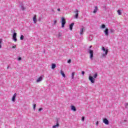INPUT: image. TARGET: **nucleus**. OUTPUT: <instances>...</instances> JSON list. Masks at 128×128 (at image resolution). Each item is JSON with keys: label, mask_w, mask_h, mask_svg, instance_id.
<instances>
[{"label": "nucleus", "mask_w": 128, "mask_h": 128, "mask_svg": "<svg viewBox=\"0 0 128 128\" xmlns=\"http://www.w3.org/2000/svg\"><path fill=\"white\" fill-rule=\"evenodd\" d=\"M102 50L103 52H105V54H102V58H106V56H108V50H106V48L104 47L102 48Z\"/></svg>", "instance_id": "1"}, {"label": "nucleus", "mask_w": 128, "mask_h": 128, "mask_svg": "<svg viewBox=\"0 0 128 128\" xmlns=\"http://www.w3.org/2000/svg\"><path fill=\"white\" fill-rule=\"evenodd\" d=\"M62 20V28H64V25L66 24V18H64V17H62L61 18Z\"/></svg>", "instance_id": "2"}, {"label": "nucleus", "mask_w": 128, "mask_h": 128, "mask_svg": "<svg viewBox=\"0 0 128 128\" xmlns=\"http://www.w3.org/2000/svg\"><path fill=\"white\" fill-rule=\"evenodd\" d=\"M89 54H90V60H92V58H94V50H89Z\"/></svg>", "instance_id": "3"}, {"label": "nucleus", "mask_w": 128, "mask_h": 128, "mask_svg": "<svg viewBox=\"0 0 128 128\" xmlns=\"http://www.w3.org/2000/svg\"><path fill=\"white\" fill-rule=\"evenodd\" d=\"M88 78H89V80L91 82L92 84H94L95 80H94V77L90 76Z\"/></svg>", "instance_id": "4"}, {"label": "nucleus", "mask_w": 128, "mask_h": 128, "mask_svg": "<svg viewBox=\"0 0 128 128\" xmlns=\"http://www.w3.org/2000/svg\"><path fill=\"white\" fill-rule=\"evenodd\" d=\"M12 38H13V40H14V42H16V41L18 40L16 39V32H14L13 34Z\"/></svg>", "instance_id": "5"}, {"label": "nucleus", "mask_w": 128, "mask_h": 128, "mask_svg": "<svg viewBox=\"0 0 128 128\" xmlns=\"http://www.w3.org/2000/svg\"><path fill=\"white\" fill-rule=\"evenodd\" d=\"M103 122L105 124H110L108 120L106 118H105L103 120Z\"/></svg>", "instance_id": "6"}, {"label": "nucleus", "mask_w": 128, "mask_h": 128, "mask_svg": "<svg viewBox=\"0 0 128 128\" xmlns=\"http://www.w3.org/2000/svg\"><path fill=\"white\" fill-rule=\"evenodd\" d=\"M104 32L105 34V36H108V28H106V29L104 30Z\"/></svg>", "instance_id": "7"}, {"label": "nucleus", "mask_w": 128, "mask_h": 128, "mask_svg": "<svg viewBox=\"0 0 128 128\" xmlns=\"http://www.w3.org/2000/svg\"><path fill=\"white\" fill-rule=\"evenodd\" d=\"M74 12L76 14V15H75V18H78V10H76L75 11H74Z\"/></svg>", "instance_id": "8"}, {"label": "nucleus", "mask_w": 128, "mask_h": 128, "mask_svg": "<svg viewBox=\"0 0 128 128\" xmlns=\"http://www.w3.org/2000/svg\"><path fill=\"white\" fill-rule=\"evenodd\" d=\"M16 93H15L12 98V102H16Z\"/></svg>", "instance_id": "9"}, {"label": "nucleus", "mask_w": 128, "mask_h": 128, "mask_svg": "<svg viewBox=\"0 0 128 128\" xmlns=\"http://www.w3.org/2000/svg\"><path fill=\"white\" fill-rule=\"evenodd\" d=\"M74 22H72L70 25V30H72V28L74 27Z\"/></svg>", "instance_id": "10"}, {"label": "nucleus", "mask_w": 128, "mask_h": 128, "mask_svg": "<svg viewBox=\"0 0 128 128\" xmlns=\"http://www.w3.org/2000/svg\"><path fill=\"white\" fill-rule=\"evenodd\" d=\"M98 6H96L94 7V10L93 11V13L94 14H96V12H98Z\"/></svg>", "instance_id": "11"}, {"label": "nucleus", "mask_w": 128, "mask_h": 128, "mask_svg": "<svg viewBox=\"0 0 128 128\" xmlns=\"http://www.w3.org/2000/svg\"><path fill=\"white\" fill-rule=\"evenodd\" d=\"M33 21H34V24H36L37 22V20H36V15H34V16L33 18Z\"/></svg>", "instance_id": "12"}, {"label": "nucleus", "mask_w": 128, "mask_h": 128, "mask_svg": "<svg viewBox=\"0 0 128 128\" xmlns=\"http://www.w3.org/2000/svg\"><path fill=\"white\" fill-rule=\"evenodd\" d=\"M71 110H73V112H76V106H71Z\"/></svg>", "instance_id": "13"}, {"label": "nucleus", "mask_w": 128, "mask_h": 128, "mask_svg": "<svg viewBox=\"0 0 128 128\" xmlns=\"http://www.w3.org/2000/svg\"><path fill=\"white\" fill-rule=\"evenodd\" d=\"M85 30L84 28H81L80 30V34H84V32Z\"/></svg>", "instance_id": "14"}, {"label": "nucleus", "mask_w": 128, "mask_h": 128, "mask_svg": "<svg viewBox=\"0 0 128 128\" xmlns=\"http://www.w3.org/2000/svg\"><path fill=\"white\" fill-rule=\"evenodd\" d=\"M59 126H60V124H58V122H57L56 125L52 126V128H58Z\"/></svg>", "instance_id": "15"}, {"label": "nucleus", "mask_w": 128, "mask_h": 128, "mask_svg": "<svg viewBox=\"0 0 128 128\" xmlns=\"http://www.w3.org/2000/svg\"><path fill=\"white\" fill-rule=\"evenodd\" d=\"M60 74L63 76V78H66V74H64V71L62 70H60Z\"/></svg>", "instance_id": "16"}, {"label": "nucleus", "mask_w": 128, "mask_h": 128, "mask_svg": "<svg viewBox=\"0 0 128 128\" xmlns=\"http://www.w3.org/2000/svg\"><path fill=\"white\" fill-rule=\"evenodd\" d=\"M42 77L40 76L38 79L36 80L37 82H42Z\"/></svg>", "instance_id": "17"}, {"label": "nucleus", "mask_w": 128, "mask_h": 128, "mask_svg": "<svg viewBox=\"0 0 128 128\" xmlns=\"http://www.w3.org/2000/svg\"><path fill=\"white\" fill-rule=\"evenodd\" d=\"M56 64H52V70H54V68H56Z\"/></svg>", "instance_id": "18"}, {"label": "nucleus", "mask_w": 128, "mask_h": 128, "mask_svg": "<svg viewBox=\"0 0 128 128\" xmlns=\"http://www.w3.org/2000/svg\"><path fill=\"white\" fill-rule=\"evenodd\" d=\"M74 72H72V80H74Z\"/></svg>", "instance_id": "19"}, {"label": "nucleus", "mask_w": 128, "mask_h": 128, "mask_svg": "<svg viewBox=\"0 0 128 128\" xmlns=\"http://www.w3.org/2000/svg\"><path fill=\"white\" fill-rule=\"evenodd\" d=\"M117 12H118V16H121V14H122V12H120V10H117Z\"/></svg>", "instance_id": "20"}, {"label": "nucleus", "mask_w": 128, "mask_h": 128, "mask_svg": "<svg viewBox=\"0 0 128 128\" xmlns=\"http://www.w3.org/2000/svg\"><path fill=\"white\" fill-rule=\"evenodd\" d=\"M24 36H23V35H21L20 37V40H24Z\"/></svg>", "instance_id": "21"}, {"label": "nucleus", "mask_w": 128, "mask_h": 128, "mask_svg": "<svg viewBox=\"0 0 128 128\" xmlns=\"http://www.w3.org/2000/svg\"><path fill=\"white\" fill-rule=\"evenodd\" d=\"M98 76V74H95L94 76V78H96V77Z\"/></svg>", "instance_id": "22"}, {"label": "nucleus", "mask_w": 128, "mask_h": 128, "mask_svg": "<svg viewBox=\"0 0 128 128\" xmlns=\"http://www.w3.org/2000/svg\"><path fill=\"white\" fill-rule=\"evenodd\" d=\"M36 104H34L33 106V108L34 110H36Z\"/></svg>", "instance_id": "23"}, {"label": "nucleus", "mask_w": 128, "mask_h": 128, "mask_svg": "<svg viewBox=\"0 0 128 128\" xmlns=\"http://www.w3.org/2000/svg\"><path fill=\"white\" fill-rule=\"evenodd\" d=\"M106 28V25H104V24H102V28Z\"/></svg>", "instance_id": "24"}, {"label": "nucleus", "mask_w": 128, "mask_h": 128, "mask_svg": "<svg viewBox=\"0 0 128 128\" xmlns=\"http://www.w3.org/2000/svg\"><path fill=\"white\" fill-rule=\"evenodd\" d=\"M110 32H114V30L111 29V30H110Z\"/></svg>", "instance_id": "25"}, {"label": "nucleus", "mask_w": 128, "mask_h": 128, "mask_svg": "<svg viewBox=\"0 0 128 128\" xmlns=\"http://www.w3.org/2000/svg\"><path fill=\"white\" fill-rule=\"evenodd\" d=\"M70 62H72V60H69L68 61V64H70Z\"/></svg>", "instance_id": "26"}, {"label": "nucleus", "mask_w": 128, "mask_h": 128, "mask_svg": "<svg viewBox=\"0 0 128 128\" xmlns=\"http://www.w3.org/2000/svg\"><path fill=\"white\" fill-rule=\"evenodd\" d=\"M84 74H85L84 71H82V76H84Z\"/></svg>", "instance_id": "27"}, {"label": "nucleus", "mask_w": 128, "mask_h": 128, "mask_svg": "<svg viewBox=\"0 0 128 128\" xmlns=\"http://www.w3.org/2000/svg\"><path fill=\"white\" fill-rule=\"evenodd\" d=\"M12 48H16V46H12Z\"/></svg>", "instance_id": "28"}, {"label": "nucleus", "mask_w": 128, "mask_h": 128, "mask_svg": "<svg viewBox=\"0 0 128 128\" xmlns=\"http://www.w3.org/2000/svg\"><path fill=\"white\" fill-rule=\"evenodd\" d=\"M82 122H84V116H82Z\"/></svg>", "instance_id": "29"}, {"label": "nucleus", "mask_w": 128, "mask_h": 128, "mask_svg": "<svg viewBox=\"0 0 128 128\" xmlns=\"http://www.w3.org/2000/svg\"><path fill=\"white\" fill-rule=\"evenodd\" d=\"M18 60H22V58H20V57L18 58Z\"/></svg>", "instance_id": "30"}, {"label": "nucleus", "mask_w": 128, "mask_h": 128, "mask_svg": "<svg viewBox=\"0 0 128 128\" xmlns=\"http://www.w3.org/2000/svg\"><path fill=\"white\" fill-rule=\"evenodd\" d=\"M40 110H42V108H40L38 109L39 112H40Z\"/></svg>", "instance_id": "31"}, {"label": "nucleus", "mask_w": 128, "mask_h": 128, "mask_svg": "<svg viewBox=\"0 0 128 128\" xmlns=\"http://www.w3.org/2000/svg\"><path fill=\"white\" fill-rule=\"evenodd\" d=\"M56 24V20H55L54 21V24Z\"/></svg>", "instance_id": "32"}, {"label": "nucleus", "mask_w": 128, "mask_h": 128, "mask_svg": "<svg viewBox=\"0 0 128 128\" xmlns=\"http://www.w3.org/2000/svg\"><path fill=\"white\" fill-rule=\"evenodd\" d=\"M60 36H62V35L60 34H58V38H60Z\"/></svg>", "instance_id": "33"}, {"label": "nucleus", "mask_w": 128, "mask_h": 128, "mask_svg": "<svg viewBox=\"0 0 128 128\" xmlns=\"http://www.w3.org/2000/svg\"><path fill=\"white\" fill-rule=\"evenodd\" d=\"M57 10H58V12H60V8H58Z\"/></svg>", "instance_id": "34"}, {"label": "nucleus", "mask_w": 128, "mask_h": 128, "mask_svg": "<svg viewBox=\"0 0 128 128\" xmlns=\"http://www.w3.org/2000/svg\"><path fill=\"white\" fill-rule=\"evenodd\" d=\"M2 39H0V44H2Z\"/></svg>", "instance_id": "35"}, {"label": "nucleus", "mask_w": 128, "mask_h": 128, "mask_svg": "<svg viewBox=\"0 0 128 128\" xmlns=\"http://www.w3.org/2000/svg\"><path fill=\"white\" fill-rule=\"evenodd\" d=\"M96 126H98V121L96 122Z\"/></svg>", "instance_id": "36"}, {"label": "nucleus", "mask_w": 128, "mask_h": 128, "mask_svg": "<svg viewBox=\"0 0 128 128\" xmlns=\"http://www.w3.org/2000/svg\"><path fill=\"white\" fill-rule=\"evenodd\" d=\"M2 48V45L0 44V48Z\"/></svg>", "instance_id": "37"}, {"label": "nucleus", "mask_w": 128, "mask_h": 128, "mask_svg": "<svg viewBox=\"0 0 128 128\" xmlns=\"http://www.w3.org/2000/svg\"><path fill=\"white\" fill-rule=\"evenodd\" d=\"M92 48V46H90V48Z\"/></svg>", "instance_id": "38"}]
</instances>
